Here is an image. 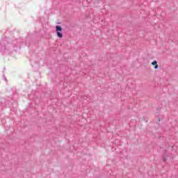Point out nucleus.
Listing matches in <instances>:
<instances>
[{
	"label": "nucleus",
	"instance_id": "nucleus-1",
	"mask_svg": "<svg viewBox=\"0 0 178 178\" xmlns=\"http://www.w3.org/2000/svg\"><path fill=\"white\" fill-rule=\"evenodd\" d=\"M56 30L57 32L62 31V27H60L59 26H56Z\"/></svg>",
	"mask_w": 178,
	"mask_h": 178
},
{
	"label": "nucleus",
	"instance_id": "nucleus-2",
	"mask_svg": "<svg viewBox=\"0 0 178 178\" xmlns=\"http://www.w3.org/2000/svg\"><path fill=\"white\" fill-rule=\"evenodd\" d=\"M57 35L58 38H62V37H63V35H62V33L60 32H57Z\"/></svg>",
	"mask_w": 178,
	"mask_h": 178
},
{
	"label": "nucleus",
	"instance_id": "nucleus-3",
	"mask_svg": "<svg viewBox=\"0 0 178 178\" xmlns=\"http://www.w3.org/2000/svg\"><path fill=\"white\" fill-rule=\"evenodd\" d=\"M156 60H154V61H153L152 63V65H153V66H156Z\"/></svg>",
	"mask_w": 178,
	"mask_h": 178
},
{
	"label": "nucleus",
	"instance_id": "nucleus-4",
	"mask_svg": "<svg viewBox=\"0 0 178 178\" xmlns=\"http://www.w3.org/2000/svg\"><path fill=\"white\" fill-rule=\"evenodd\" d=\"M163 161H164V162H166V161H168V159H166V158H163Z\"/></svg>",
	"mask_w": 178,
	"mask_h": 178
},
{
	"label": "nucleus",
	"instance_id": "nucleus-5",
	"mask_svg": "<svg viewBox=\"0 0 178 178\" xmlns=\"http://www.w3.org/2000/svg\"><path fill=\"white\" fill-rule=\"evenodd\" d=\"M154 69H158V65H156L154 66Z\"/></svg>",
	"mask_w": 178,
	"mask_h": 178
}]
</instances>
